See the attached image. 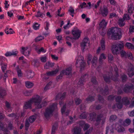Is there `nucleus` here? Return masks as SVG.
Returning a JSON list of instances; mask_svg holds the SVG:
<instances>
[{
  "label": "nucleus",
  "instance_id": "58",
  "mask_svg": "<svg viewBox=\"0 0 134 134\" xmlns=\"http://www.w3.org/2000/svg\"><path fill=\"white\" fill-rule=\"evenodd\" d=\"M116 101L117 102H121V97L120 96H117L115 98Z\"/></svg>",
  "mask_w": 134,
  "mask_h": 134
},
{
  "label": "nucleus",
  "instance_id": "43",
  "mask_svg": "<svg viewBox=\"0 0 134 134\" xmlns=\"http://www.w3.org/2000/svg\"><path fill=\"white\" fill-rule=\"evenodd\" d=\"M75 104L77 105H79L82 102V100L79 98H76L75 99Z\"/></svg>",
  "mask_w": 134,
  "mask_h": 134
},
{
  "label": "nucleus",
  "instance_id": "53",
  "mask_svg": "<svg viewBox=\"0 0 134 134\" xmlns=\"http://www.w3.org/2000/svg\"><path fill=\"white\" fill-rule=\"evenodd\" d=\"M32 91H26L24 93V94L26 96H29L31 95Z\"/></svg>",
  "mask_w": 134,
  "mask_h": 134
},
{
  "label": "nucleus",
  "instance_id": "50",
  "mask_svg": "<svg viewBox=\"0 0 134 134\" xmlns=\"http://www.w3.org/2000/svg\"><path fill=\"white\" fill-rule=\"evenodd\" d=\"M123 19L124 20H129L130 19V17L128 14H124L123 17Z\"/></svg>",
  "mask_w": 134,
  "mask_h": 134
},
{
  "label": "nucleus",
  "instance_id": "18",
  "mask_svg": "<svg viewBox=\"0 0 134 134\" xmlns=\"http://www.w3.org/2000/svg\"><path fill=\"white\" fill-rule=\"evenodd\" d=\"M66 94V93L64 92L63 94H62L61 93H59L56 96L55 99L57 100L59 99H60L61 100H62L64 98Z\"/></svg>",
  "mask_w": 134,
  "mask_h": 134
},
{
  "label": "nucleus",
  "instance_id": "11",
  "mask_svg": "<svg viewBox=\"0 0 134 134\" xmlns=\"http://www.w3.org/2000/svg\"><path fill=\"white\" fill-rule=\"evenodd\" d=\"M106 118V116L103 114H100L97 116L96 121L97 122H99L100 121L102 120V124H103L105 122Z\"/></svg>",
  "mask_w": 134,
  "mask_h": 134
},
{
  "label": "nucleus",
  "instance_id": "38",
  "mask_svg": "<svg viewBox=\"0 0 134 134\" xmlns=\"http://www.w3.org/2000/svg\"><path fill=\"white\" fill-rule=\"evenodd\" d=\"M97 58L96 57H94L91 62L93 66H95L96 65V63L97 62Z\"/></svg>",
  "mask_w": 134,
  "mask_h": 134
},
{
  "label": "nucleus",
  "instance_id": "32",
  "mask_svg": "<svg viewBox=\"0 0 134 134\" xmlns=\"http://www.w3.org/2000/svg\"><path fill=\"white\" fill-rule=\"evenodd\" d=\"M36 119V117L35 115L30 116L29 118L28 121L30 123H33L35 121Z\"/></svg>",
  "mask_w": 134,
  "mask_h": 134
},
{
  "label": "nucleus",
  "instance_id": "57",
  "mask_svg": "<svg viewBox=\"0 0 134 134\" xmlns=\"http://www.w3.org/2000/svg\"><path fill=\"white\" fill-rule=\"evenodd\" d=\"M128 12L129 13H132V5L130 4L129 6V9H128Z\"/></svg>",
  "mask_w": 134,
  "mask_h": 134
},
{
  "label": "nucleus",
  "instance_id": "61",
  "mask_svg": "<svg viewBox=\"0 0 134 134\" xmlns=\"http://www.w3.org/2000/svg\"><path fill=\"white\" fill-rule=\"evenodd\" d=\"M36 50L38 53L39 54H40L41 52H45V51H44V49L43 47H41L40 49L38 50L36 49Z\"/></svg>",
  "mask_w": 134,
  "mask_h": 134
},
{
  "label": "nucleus",
  "instance_id": "4",
  "mask_svg": "<svg viewBox=\"0 0 134 134\" xmlns=\"http://www.w3.org/2000/svg\"><path fill=\"white\" fill-rule=\"evenodd\" d=\"M114 71L115 72V75L113 76V74L112 72H110L108 73V75H104L103 76V77L105 81L109 83L110 82V79L113 81H116L118 80V77L119 75L118 73V68L116 67L114 68Z\"/></svg>",
  "mask_w": 134,
  "mask_h": 134
},
{
  "label": "nucleus",
  "instance_id": "25",
  "mask_svg": "<svg viewBox=\"0 0 134 134\" xmlns=\"http://www.w3.org/2000/svg\"><path fill=\"white\" fill-rule=\"evenodd\" d=\"M120 78L121 81L123 82L126 81L128 79L127 76L124 74H121Z\"/></svg>",
  "mask_w": 134,
  "mask_h": 134
},
{
  "label": "nucleus",
  "instance_id": "62",
  "mask_svg": "<svg viewBox=\"0 0 134 134\" xmlns=\"http://www.w3.org/2000/svg\"><path fill=\"white\" fill-rule=\"evenodd\" d=\"M114 98V96L113 95H111L108 96V100L110 101L113 100Z\"/></svg>",
  "mask_w": 134,
  "mask_h": 134
},
{
  "label": "nucleus",
  "instance_id": "47",
  "mask_svg": "<svg viewBox=\"0 0 134 134\" xmlns=\"http://www.w3.org/2000/svg\"><path fill=\"white\" fill-rule=\"evenodd\" d=\"M8 128L10 130H13L14 129V127L13 126L11 122H9L8 125Z\"/></svg>",
  "mask_w": 134,
  "mask_h": 134
},
{
  "label": "nucleus",
  "instance_id": "26",
  "mask_svg": "<svg viewBox=\"0 0 134 134\" xmlns=\"http://www.w3.org/2000/svg\"><path fill=\"white\" fill-rule=\"evenodd\" d=\"M58 71L59 70L58 69H56L54 71H49L47 72L46 74L48 76H52L56 74V73L58 72Z\"/></svg>",
  "mask_w": 134,
  "mask_h": 134
},
{
  "label": "nucleus",
  "instance_id": "28",
  "mask_svg": "<svg viewBox=\"0 0 134 134\" xmlns=\"http://www.w3.org/2000/svg\"><path fill=\"white\" fill-rule=\"evenodd\" d=\"M26 86L28 88H31L34 85V84L32 82L29 81H27L25 82Z\"/></svg>",
  "mask_w": 134,
  "mask_h": 134
},
{
  "label": "nucleus",
  "instance_id": "51",
  "mask_svg": "<svg viewBox=\"0 0 134 134\" xmlns=\"http://www.w3.org/2000/svg\"><path fill=\"white\" fill-rule=\"evenodd\" d=\"M131 120L130 119L127 118L126 119L125 121H124V124L126 123V125H129L131 123Z\"/></svg>",
  "mask_w": 134,
  "mask_h": 134
},
{
  "label": "nucleus",
  "instance_id": "23",
  "mask_svg": "<svg viewBox=\"0 0 134 134\" xmlns=\"http://www.w3.org/2000/svg\"><path fill=\"white\" fill-rule=\"evenodd\" d=\"M107 23L105 21L104 19H103L99 24L100 27L104 28L106 27Z\"/></svg>",
  "mask_w": 134,
  "mask_h": 134
},
{
  "label": "nucleus",
  "instance_id": "49",
  "mask_svg": "<svg viewBox=\"0 0 134 134\" xmlns=\"http://www.w3.org/2000/svg\"><path fill=\"white\" fill-rule=\"evenodd\" d=\"M34 65L35 67H38L39 64V62L38 60L34 59L33 60Z\"/></svg>",
  "mask_w": 134,
  "mask_h": 134
},
{
  "label": "nucleus",
  "instance_id": "36",
  "mask_svg": "<svg viewBox=\"0 0 134 134\" xmlns=\"http://www.w3.org/2000/svg\"><path fill=\"white\" fill-rule=\"evenodd\" d=\"M16 52H8L5 54V55L7 56H8L12 55H14L16 56L17 53H16Z\"/></svg>",
  "mask_w": 134,
  "mask_h": 134
},
{
  "label": "nucleus",
  "instance_id": "27",
  "mask_svg": "<svg viewBox=\"0 0 134 134\" xmlns=\"http://www.w3.org/2000/svg\"><path fill=\"white\" fill-rule=\"evenodd\" d=\"M122 101L124 104L127 105L129 104V100L126 97H123L122 99Z\"/></svg>",
  "mask_w": 134,
  "mask_h": 134
},
{
  "label": "nucleus",
  "instance_id": "17",
  "mask_svg": "<svg viewBox=\"0 0 134 134\" xmlns=\"http://www.w3.org/2000/svg\"><path fill=\"white\" fill-rule=\"evenodd\" d=\"M32 100L31 99L28 102L25 103L24 105V107L25 109L31 108V104L32 103Z\"/></svg>",
  "mask_w": 134,
  "mask_h": 134
},
{
  "label": "nucleus",
  "instance_id": "37",
  "mask_svg": "<svg viewBox=\"0 0 134 134\" xmlns=\"http://www.w3.org/2000/svg\"><path fill=\"white\" fill-rule=\"evenodd\" d=\"M86 100L88 103L92 102L94 100V97L92 96H89L86 99Z\"/></svg>",
  "mask_w": 134,
  "mask_h": 134
},
{
  "label": "nucleus",
  "instance_id": "48",
  "mask_svg": "<svg viewBox=\"0 0 134 134\" xmlns=\"http://www.w3.org/2000/svg\"><path fill=\"white\" fill-rule=\"evenodd\" d=\"M5 106L6 108L8 109H9L11 108L10 104L7 101L5 102Z\"/></svg>",
  "mask_w": 134,
  "mask_h": 134
},
{
  "label": "nucleus",
  "instance_id": "9",
  "mask_svg": "<svg viewBox=\"0 0 134 134\" xmlns=\"http://www.w3.org/2000/svg\"><path fill=\"white\" fill-rule=\"evenodd\" d=\"M72 33L74 36L73 38L74 39H78L80 37L81 32H80V30H75L72 31Z\"/></svg>",
  "mask_w": 134,
  "mask_h": 134
},
{
  "label": "nucleus",
  "instance_id": "16",
  "mask_svg": "<svg viewBox=\"0 0 134 134\" xmlns=\"http://www.w3.org/2000/svg\"><path fill=\"white\" fill-rule=\"evenodd\" d=\"M115 127L116 130L119 132H123L124 130V128L118 124L115 125Z\"/></svg>",
  "mask_w": 134,
  "mask_h": 134
},
{
  "label": "nucleus",
  "instance_id": "22",
  "mask_svg": "<svg viewBox=\"0 0 134 134\" xmlns=\"http://www.w3.org/2000/svg\"><path fill=\"white\" fill-rule=\"evenodd\" d=\"M100 11L101 14L103 16H106L108 13V10L106 8H104L103 9L100 10Z\"/></svg>",
  "mask_w": 134,
  "mask_h": 134
},
{
  "label": "nucleus",
  "instance_id": "56",
  "mask_svg": "<svg viewBox=\"0 0 134 134\" xmlns=\"http://www.w3.org/2000/svg\"><path fill=\"white\" fill-rule=\"evenodd\" d=\"M98 99L99 102L101 103H103L104 102V99L100 95H99Z\"/></svg>",
  "mask_w": 134,
  "mask_h": 134
},
{
  "label": "nucleus",
  "instance_id": "19",
  "mask_svg": "<svg viewBox=\"0 0 134 134\" xmlns=\"http://www.w3.org/2000/svg\"><path fill=\"white\" fill-rule=\"evenodd\" d=\"M34 75V72L31 70L27 71V77L28 79H31Z\"/></svg>",
  "mask_w": 134,
  "mask_h": 134
},
{
  "label": "nucleus",
  "instance_id": "52",
  "mask_svg": "<svg viewBox=\"0 0 134 134\" xmlns=\"http://www.w3.org/2000/svg\"><path fill=\"white\" fill-rule=\"evenodd\" d=\"M44 38L43 37L40 36L37 37L35 39V41L36 42H37L39 41H40Z\"/></svg>",
  "mask_w": 134,
  "mask_h": 134
},
{
  "label": "nucleus",
  "instance_id": "64",
  "mask_svg": "<svg viewBox=\"0 0 134 134\" xmlns=\"http://www.w3.org/2000/svg\"><path fill=\"white\" fill-rule=\"evenodd\" d=\"M80 109L81 110H85V106L83 104H82L80 105Z\"/></svg>",
  "mask_w": 134,
  "mask_h": 134
},
{
  "label": "nucleus",
  "instance_id": "5",
  "mask_svg": "<svg viewBox=\"0 0 134 134\" xmlns=\"http://www.w3.org/2000/svg\"><path fill=\"white\" fill-rule=\"evenodd\" d=\"M57 104L55 103L50 105L45 109L44 113L45 117L48 118L53 115V113L54 110L57 108Z\"/></svg>",
  "mask_w": 134,
  "mask_h": 134
},
{
  "label": "nucleus",
  "instance_id": "54",
  "mask_svg": "<svg viewBox=\"0 0 134 134\" xmlns=\"http://www.w3.org/2000/svg\"><path fill=\"white\" fill-rule=\"evenodd\" d=\"M129 29L130 33L134 32V26L130 25Z\"/></svg>",
  "mask_w": 134,
  "mask_h": 134
},
{
  "label": "nucleus",
  "instance_id": "8",
  "mask_svg": "<svg viewBox=\"0 0 134 134\" xmlns=\"http://www.w3.org/2000/svg\"><path fill=\"white\" fill-rule=\"evenodd\" d=\"M134 88V85L132 84L129 83L126 84L123 89L124 91L126 93L130 92Z\"/></svg>",
  "mask_w": 134,
  "mask_h": 134
},
{
  "label": "nucleus",
  "instance_id": "39",
  "mask_svg": "<svg viewBox=\"0 0 134 134\" xmlns=\"http://www.w3.org/2000/svg\"><path fill=\"white\" fill-rule=\"evenodd\" d=\"M101 46L103 50H104L105 48V42L104 40L103 39H102L101 40Z\"/></svg>",
  "mask_w": 134,
  "mask_h": 134
},
{
  "label": "nucleus",
  "instance_id": "20",
  "mask_svg": "<svg viewBox=\"0 0 134 134\" xmlns=\"http://www.w3.org/2000/svg\"><path fill=\"white\" fill-rule=\"evenodd\" d=\"M122 104L121 102H117L116 104H114L112 107L113 109L117 107L118 109H121L122 107Z\"/></svg>",
  "mask_w": 134,
  "mask_h": 134
},
{
  "label": "nucleus",
  "instance_id": "31",
  "mask_svg": "<svg viewBox=\"0 0 134 134\" xmlns=\"http://www.w3.org/2000/svg\"><path fill=\"white\" fill-rule=\"evenodd\" d=\"M58 127V124L57 123H55L52 127V134H55V131Z\"/></svg>",
  "mask_w": 134,
  "mask_h": 134
},
{
  "label": "nucleus",
  "instance_id": "2",
  "mask_svg": "<svg viewBox=\"0 0 134 134\" xmlns=\"http://www.w3.org/2000/svg\"><path fill=\"white\" fill-rule=\"evenodd\" d=\"M121 29L116 27H113L109 29L108 31V36L110 37L113 40H117L121 38V36L119 35V33H121Z\"/></svg>",
  "mask_w": 134,
  "mask_h": 134
},
{
  "label": "nucleus",
  "instance_id": "30",
  "mask_svg": "<svg viewBox=\"0 0 134 134\" xmlns=\"http://www.w3.org/2000/svg\"><path fill=\"white\" fill-rule=\"evenodd\" d=\"M52 84V82L50 81L48 82L46 86L44 87V91H46L48 90H49L50 88V87L51 85Z\"/></svg>",
  "mask_w": 134,
  "mask_h": 134
},
{
  "label": "nucleus",
  "instance_id": "33",
  "mask_svg": "<svg viewBox=\"0 0 134 134\" xmlns=\"http://www.w3.org/2000/svg\"><path fill=\"white\" fill-rule=\"evenodd\" d=\"M125 46L129 49H134V46L130 43L127 42L125 44Z\"/></svg>",
  "mask_w": 134,
  "mask_h": 134
},
{
  "label": "nucleus",
  "instance_id": "41",
  "mask_svg": "<svg viewBox=\"0 0 134 134\" xmlns=\"http://www.w3.org/2000/svg\"><path fill=\"white\" fill-rule=\"evenodd\" d=\"M16 70L18 74V76H21V70L19 69L18 66L16 68Z\"/></svg>",
  "mask_w": 134,
  "mask_h": 134
},
{
  "label": "nucleus",
  "instance_id": "14",
  "mask_svg": "<svg viewBox=\"0 0 134 134\" xmlns=\"http://www.w3.org/2000/svg\"><path fill=\"white\" fill-rule=\"evenodd\" d=\"M99 90L100 93L104 96L107 95L108 93V88L107 86L105 87L104 90L102 88H99Z\"/></svg>",
  "mask_w": 134,
  "mask_h": 134
},
{
  "label": "nucleus",
  "instance_id": "34",
  "mask_svg": "<svg viewBox=\"0 0 134 134\" xmlns=\"http://www.w3.org/2000/svg\"><path fill=\"white\" fill-rule=\"evenodd\" d=\"M111 129L110 130V131L111 133H113L114 132V126L113 125H111L110 127L109 126H108L106 128V133H107L108 131V130L109 129Z\"/></svg>",
  "mask_w": 134,
  "mask_h": 134
},
{
  "label": "nucleus",
  "instance_id": "7",
  "mask_svg": "<svg viewBox=\"0 0 134 134\" xmlns=\"http://www.w3.org/2000/svg\"><path fill=\"white\" fill-rule=\"evenodd\" d=\"M86 65V63L84 62L83 58L82 56H79L77 59L76 65L77 67H80L81 69H83Z\"/></svg>",
  "mask_w": 134,
  "mask_h": 134
},
{
  "label": "nucleus",
  "instance_id": "1",
  "mask_svg": "<svg viewBox=\"0 0 134 134\" xmlns=\"http://www.w3.org/2000/svg\"><path fill=\"white\" fill-rule=\"evenodd\" d=\"M124 45L123 43L121 42H120L116 44H113L111 46V50L112 53L114 54H116L119 50H120L121 56L124 58L127 57V55L126 52L122 49L124 48Z\"/></svg>",
  "mask_w": 134,
  "mask_h": 134
},
{
  "label": "nucleus",
  "instance_id": "13",
  "mask_svg": "<svg viewBox=\"0 0 134 134\" xmlns=\"http://www.w3.org/2000/svg\"><path fill=\"white\" fill-rule=\"evenodd\" d=\"M87 77L88 75L87 74H85L84 75L82 76L78 82V85H82L83 84V82L84 80L87 78Z\"/></svg>",
  "mask_w": 134,
  "mask_h": 134
},
{
  "label": "nucleus",
  "instance_id": "6",
  "mask_svg": "<svg viewBox=\"0 0 134 134\" xmlns=\"http://www.w3.org/2000/svg\"><path fill=\"white\" fill-rule=\"evenodd\" d=\"M72 68L71 67L67 68L65 70H63L61 72L60 75L57 77V79H61L63 75H66L68 76V78H70L72 76L71 71Z\"/></svg>",
  "mask_w": 134,
  "mask_h": 134
},
{
  "label": "nucleus",
  "instance_id": "44",
  "mask_svg": "<svg viewBox=\"0 0 134 134\" xmlns=\"http://www.w3.org/2000/svg\"><path fill=\"white\" fill-rule=\"evenodd\" d=\"M117 117L115 115H112L110 117L109 120L110 121H112L115 120L116 119Z\"/></svg>",
  "mask_w": 134,
  "mask_h": 134
},
{
  "label": "nucleus",
  "instance_id": "63",
  "mask_svg": "<svg viewBox=\"0 0 134 134\" xmlns=\"http://www.w3.org/2000/svg\"><path fill=\"white\" fill-rule=\"evenodd\" d=\"M40 59L41 62H45L46 61V57H42L40 58Z\"/></svg>",
  "mask_w": 134,
  "mask_h": 134
},
{
  "label": "nucleus",
  "instance_id": "21",
  "mask_svg": "<svg viewBox=\"0 0 134 134\" xmlns=\"http://www.w3.org/2000/svg\"><path fill=\"white\" fill-rule=\"evenodd\" d=\"M134 68L133 67L129 68L128 70V74L129 77H131L134 75Z\"/></svg>",
  "mask_w": 134,
  "mask_h": 134
},
{
  "label": "nucleus",
  "instance_id": "35",
  "mask_svg": "<svg viewBox=\"0 0 134 134\" xmlns=\"http://www.w3.org/2000/svg\"><path fill=\"white\" fill-rule=\"evenodd\" d=\"M45 15V14L42 13H41L40 11L37 12V14L35 15L37 17H40L41 18H43V16Z\"/></svg>",
  "mask_w": 134,
  "mask_h": 134
},
{
  "label": "nucleus",
  "instance_id": "42",
  "mask_svg": "<svg viewBox=\"0 0 134 134\" xmlns=\"http://www.w3.org/2000/svg\"><path fill=\"white\" fill-rule=\"evenodd\" d=\"M106 57L104 55L103 53L102 54L100 55L99 59V61L100 63H101L102 62V59H105Z\"/></svg>",
  "mask_w": 134,
  "mask_h": 134
},
{
  "label": "nucleus",
  "instance_id": "10",
  "mask_svg": "<svg viewBox=\"0 0 134 134\" xmlns=\"http://www.w3.org/2000/svg\"><path fill=\"white\" fill-rule=\"evenodd\" d=\"M89 41V40L88 38L87 37L85 38L81 43V46L83 51L84 49L86 48L87 44L88 43Z\"/></svg>",
  "mask_w": 134,
  "mask_h": 134
},
{
  "label": "nucleus",
  "instance_id": "60",
  "mask_svg": "<svg viewBox=\"0 0 134 134\" xmlns=\"http://www.w3.org/2000/svg\"><path fill=\"white\" fill-rule=\"evenodd\" d=\"M127 57L131 59H132L133 58L132 54L130 52L127 53Z\"/></svg>",
  "mask_w": 134,
  "mask_h": 134
},
{
  "label": "nucleus",
  "instance_id": "29",
  "mask_svg": "<svg viewBox=\"0 0 134 134\" xmlns=\"http://www.w3.org/2000/svg\"><path fill=\"white\" fill-rule=\"evenodd\" d=\"M54 65V63H51L49 62H48L46 63L44 66V68L45 69H48V67H52Z\"/></svg>",
  "mask_w": 134,
  "mask_h": 134
},
{
  "label": "nucleus",
  "instance_id": "24",
  "mask_svg": "<svg viewBox=\"0 0 134 134\" xmlns=\"http://www.w3.org/2000/svg\"><path fill=\"white\" fill-rule=\"evenodd\" d=\"M6 94L5 90L2 87H0V98H3Z\"/></svg>",
  "mask_w": 134,
  "mask_h": 134
},
{
  "label": "nucleus",
  "instance_id": "15",
  "mask_svg": "<svg viewBox=\"0 0 134 134\" xmlns=\"http://www.w3.org/2000/svg\"><path fill=\"white\" fill-rule=\"evenodd\" d=\"M81 129L79 126H75L72 130L73 134H80Z\"/></svg>",
  "mask_w": 134,
  "mask_h": 134
},
{
  "label": "nucleus",
  "instance_id": "12",
  "mask_svg": "<svg viewBox=\"0 0 134 134\" xmlns=\"http://www.w3.org/2000/svg\"><path fill=\"white\" fill-rule=\"evenodd\" d=\"M28 49V47H23L21 48L22 50L21 52L22 54L26 56H28L30 54V51L28 50L27 51Z\"/></svg>",
  "mask_w": 134,
  "mask_h": 134
},
{
  "label": "nucleus",
  "instance_id": "59",
  "mask_svg": "<svg viewBox=\"0 0 134 134\" xmlns=\"http://www.w3.org/2000/svg\"><path fill=\"white\" fill-rule=\"evenodd\" d=\"M40 25L37 23H36L34 25L33 27L34 29L35 30H37L39 29Z\"/></svg>",
  "mask_w": 134,
  "mask_h": 134
},
{
  "label": "nucleus",
  "instance_id": "55",
  "mask_svg": "<svg viewBox=\"0 0 134 134\" xmlns=\"http://www.w3.org/2000/svg\"><path fill=\"white\" fill-rule=\"evenodd\" d=\"M30 126V123L29 122L28 120H26L25 121V126L26 127L25 129L26 130H27L28 129V127Z\"/></svg>",
  "mask_w": 134,
  "mask_h": 134
},
{
  "label": "nucleus",
  "instance_id": "40",
  "mask_svg": "<svg viewBox=\"0 0 134 134\" xmlns=\"http://www.w3.org/2000/svg\"><path fill=\"white\" fill-rule=\"evenodd\" d=\"M87 117V114L85 112L82 113L80 115L79 117L81 119H85Z\"/></svg>",
  "mask_w": 134,
  "mask_h": 134
},
{
  "label": "nucleus",
  "instance_id": "46",
  "mask_svg": "<svg viewBox=\"0 0 134 134\" xmlns=\"http://www.w3.org/2000/svg\"><path fill=\"white\" fill-rule=\"evenodd\" d=\"M124 20L123 19H120L119 21V25L121 26H123L124 25L125 23L123 22V21Z\"/></svg>",
  "mask_w": 134,
  "mask_h": 134
},
{
  "label": "nucleus",
  "instance_id": "45",
  "mask_svg": "<svg viewBox=\"0 0 134 134\" xmlns=\"http://www.w3.org/2000/svg\"><path fill=\"white\" fill-rule=\"evenodd\" d=\"M91 81V82L94 84L97 85L98 82L96 80V78L95 77H93L92 78Z\"/></svg>",
  "mask_w": 134,
  "mask_h": 134
},
{
  "label": "nucleus",
  "instance_id": "3",
  "mask_svg": "<svg viewBox=\"0 0 134 134\" xmlns=\"http://www.w3.org/2000/svg\"><path fill=\"white\" fill-rule=\"evenodd\" d=\"M32 100V103H34V105H36V109H39L46 106L47 105V102L45 100H44L41 104L42 100V98L38 95H37L31 99Z\"/></svg>",
  "mask_w": 134,
  "mask_h": 134
}]
</instances>
